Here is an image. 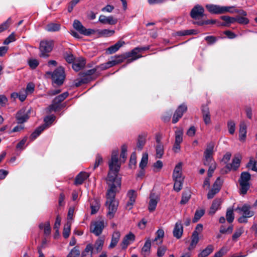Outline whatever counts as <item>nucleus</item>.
<instances>
[{
  "mask_svg": "<svg viewBox=\"0 0 257 257\" xmlns=\"http://www.w3.org/2000/svg\"><path fill=\"white\" fill-rule=\"evenodd\" d=\"M118 150H113L111 153V159L108 161L109 171L106 179L109 189L106 194V205L108 208L107 216L109 218L113 217L116 212L118 202L115 199L116 193L121 186V178L118 176L120 163L118 161Z\"/></svg>",
  "mask_w": 257,
  "mask_h": 257,
  "instance_id": "nucleus-1",
  "label": "nucleus"
},
{
  "mask_svg": "<svg viewBox=\"0 0 257 257\" xmlns=\"http://www.w3.org/2000/svg\"><path fill=\"white\" fill-rule=\"evenodd\" d=\"M250 175L247 172H243L241 174L239 183L240 185V193L244 195L250 187L249 181Z\"/></svg>",
  "mask_w": 257,
  "mask_h": 257,
  "instance_id": "nucleus-2",
  "label": "nucleus"
},
{
  "mask_svg": "<svg viewBox=\"0 0 257 257\" xmlns=\"http://www.w3.org/2000/svg\"><path fill=\"white\" fill-rule=\"evenodd\" d=\"M54 46L53 41L52 40H43L40 42L39 50L40 56L47 58L49 56V53L51 52Z\"/></svg>",
  "mask_w": 257,
  "mask_h": 257,
  "instance_id": "nucleus-3",
  "label": "nucleus"
},
{
  "mask_svg": "<svg viewBox=\"0 0 257 257\" xmlns=\"http://www.w3.org/2000/svg\"><path fill=\"white\" fill-rule=\"evenodd\" d=\"M206 8L211 14H222L230 12V9H232L234 6H221L216 5L208 4L206 5Z\"/></svg>",
  "mask_w": 257,
  "mask_h": 257,
  "instance_id": "nucleus-4",
  "label": "nucleus"
},
{
  "mask_svg": "<svg viewBox=\"0 0 257 257\" xmlns=\"http://www.w3.org/2000/svg\"><path fill=\"white\" fill-rule=\"evenodd\" d=\"M47 74L51 75L53 82L58 85H61L64 80V70L62 67L57 68L53 73L48 72Z\"/></svg>",
  "mask_w": 257,
  "mask_h": 257,
  "instance_id": "nucleus-5",
  "label": "nucleus"
},
{
  "mask_svg": "<svg viewBox=\"0 0 257 257\" xmlns=\"http://www.w3.org/2000/svg\"><path fill=\"white\" fill-rule=\"evenodd\" d=\"M73 27L74 29L78 31L80 34L84 36H90L95 33V31L91 29L85 28L81 23L77 20H75L73 22Z\"/></svg>",
  "mask_w": 257,
  "mask_h": 257,
  "instance_id": "nucleus-6",
  "label": "nucleus"
},
{
  "mask_svg": "<svg viewBox=\"0 0 257 257\" xmlns=\"http://www.w3.org/2000/svg\"><path fill=\"white\" fill-rule=\"evenodd\" d=\"M214 145L213 143H209L207 144L206 149L204 153V165H209L210 163L214 161L212 159Z\"/></svg>",
  "mask_w": 257,
  "mask_h": 257,
  "instance_id": "nucleus-7",
  "label": "nucleus"
},
{
  "mask_svg": "<svg viewBox=\"0 0 257 257\" xmlns=\"http://www.w3.org/2000/svg\"><path fill=\"white\" fill-rule=\"evenodd\" d=\"M137 196V193L134 190H130L127 191L126 197L125 208L131 210L133 208Z\"/></svg>",
  "mask_w": 257,
  "mask_h": 257,
  "instance_id": "nucleus-8",
  "label": "nucleus"
},
{
  "mask_svg": "<svg viewBox=\"0 0 257 257\" xmlns=\"http://www.w3.org/2000/svg\"><path fill=\"white\" fill-rule=\"evenodd\" d=\"M104 227L103 220H98L91 223L90 230L91 232L94 233L95 235H99L102 231Z\"/></svg>",
  "mask_w": 257,
  "mask_h": 257,
  "instance_id": "nucleus-9",
  "label": "nucleus"
},
{
  "mask_svg": "<svg viewBox=\"0 0 257 257\" xmlns=\"http://www.w3.org/2000/svg\"><path fill=\"white\" fill-rule=\"evenodd\" d=\"M68 96V92H64L56 97L52 104L49 107V111H56L59 107V103L63 101Z\"/></svg>",
  "mask_w": 257,
  "mask_h": 257,
  "instance_id": "nucleus-10",
  "label": "nucleus"
},
{
  "mask_svg": "<svg viewBox=\"0 0 257 257\" xmlns=\"http://www.w3.org/2000/svg\"><path fill=\"white\" fill-rule=\"evenodd\" d=\"M222 185V181L219 177H218L214 182L212 188L209 190L207 194V198L210 199L213 198L220 190Z\"/></svg>",
  "mask_w": 257,
  "mask_h": 257,
  "instance_id": "nucleus-11",
  "label": "nucleus"
},
{
  "mask_svg": "<svg viewBox=\"0 0 257 257\" xmlns=\"http://www.w3.org/2000/svg\"><path fill=\"white\" fill-rule=\"evenodd\" d=\"M235 210L237 211L239 214L247 217H251L254 215V212L250 210V205L246 204L242 206H238Z\"/></svg>",
  "mask_w": 257,
  "mask_h": 257,
  "instance_id": "nucleus-12",
  "label": "nucleus"
},
{
  "mask_svg": "<svg viewBox=\"0 0 257 257\" xmlns=\"http://www.w3.org/2000/svg\"><path fill=\"white\" fill-rule=\"evenodd\" d=\"M30 109H22L16 114V119L18 123L26 122L29 118Z\"/></svg>",
  "mask_w": 257,
  "mask_h": 257,
  "instance_id": "nucleus-13",
  "label": "nucleus"
},
{
  "mask_svg": "<svg viewBox=\"0 0 257 257\" xmlns=\"http://www.w3.org/2000/svg\"><path fill=\"white\" fill-rule=\"evenodd\" d=\"M204 9L203 7L200 5H197L192 9L190 13V16L194 19H199L204 16Z\"/></svg>",
  "mask_w": 257,
  "mask_h": 257,
  "instance_id": "nucleus-14",
  "label": "nucleus"
},
{
  "mask_svg": "<svg viewBox=\"0 0 257 257\" xmlns=\"http://www.w3.org/2000/svg\"><path fill=\"white\" fill-rule=\"evenodd\" d=\"M159 199L160 198L158 195L153 192L151 193L148 205V209L150 212H153L155 210Z\"/></svg>",
  "mask_w": 257,
  "mask_h": 257,
  "instance_id": "nucleus-15",
  "label": "nucleus"
},
{
  "mask_svg": "<svg viewBox=\"0 0 257 257\" xmlns=\"http://www.w3.org/2000/svg\"><path fill=\"white\" fill-rule=\"evenodd\" d=\"M138 53H139V48L137 47L133 49L131 53H126L125 54L126 57L128 58L127 60V63H131L137 59L142 57L141 55L138 54Z\"/></svg>",
  "mask_w": 257,
  "mask_h": 257,
  "instance_id": "nucleus-16",
  "label": "nucleus"
},
{
  "mask_svg": "<svg viewBox=\"0 0 257 257\" xmlns=\"http://www.w3.org/2000/svg\"><path fill=\"white\" fill-rule=\"evenodd\" d=\"M135 239V235L132 232L129 233L126 235L123 238V240L121 243V246L122 249L126 248L128 245L132 243Z\"/></svg>",
  "mask_w": 257,
  "mask_h": 257,
  "instance_id": "nucleus-17",
  "label": "nucleus"
},
{
  "mask_svg": "<svg viewBox=\"0 0 257 257\" xmlns=\"http://www.w3.org/2000/svg\"><path fill=\"white\" fill-rule=\"evenodd\" d=\"M221 203L222 200L220 198H216L214 199L213 201L211 206L208 211V214L210 215H213L214 214L216 211L220 208Z\"/></svg>",
  "mask_w": 257,
  "mask_h": 257,
  "instance_id": "nucleus-18",
  "label": "nucleus"
},
{
  "mask_svg": "<svg viewBox=\"0 0 257 257\" xmlns=\"http://www.w3.org/2000/svg\"><path fill=\"white\" fill-rule=\"evenodd\" d=\"M182 163H179L176 165L173 173V180H184V177L182 175Z\"/></svg>",
  "mask_w": 257,
  "mask_h": 257,
  "instance_id": "nucleus-19",
  "label": "nucleus"
},
{
  "mask_svg": "<svg viewBox=\"0 0 257 257\" xmlns=\"http://www.w3.org/2000/svg\"><path fill=\"white\" fill-rule=\"evenodd\" d=\"M202 117L205 124H209L211 122L210 113L209 108L207 105H203L201 108Z\"/></svg>",
  "mask_w": 257,
  "mask_h": 257,
  "instance_id": "nucleus-20",
  "label": "nucleus"
},
{
  "mask_svg": "<svg viewBox=\"0 0 257 257\" xmlns=\"http://www.w3.org/2000/svg\"><path fill=\"white\" fill-rule=\"evenodd\" d=\"M85 65V61L82 57H79L75 59L72 65L73 69L76 71H78L83 68Z\"/></svg>",
  "mask_w": 257,
  "mask_h": 257,
  "instance_id": "nucleus-21",
  "label": "nucleus"
},
{
  "mask_svg": "<svg viewBox=\"0 0 257 257\" xmlns=\"http://www.w3.org/2000/svg\"><path fill=\"white\" fill-rule=\"evenodd\" d=\"M183 228L181 222L178 221L176 223L173 230V235L176 238H180L183 234Z\"/></svg>",
  "mask_w": 257,
  "mask_h": 257,
  "instance_id": "nucleus-22",
  "label": "nucleus"
},
{
  "mask_svg": "<svg viewBox=\"0 0 257 257\" xmlns=\"http://www.w3.org/2000/svg\"><path fill=\"white\" fill-rule=\"evenodd\" d=\"M99 21L105 24L114 25L117 21L112 16L106 17L104 15H100L99 18Z\"/></svg>",
  "mask_w": 257,
  "mask_h": 257,
  "instance_id": "nucleus-23",
  "label": "nucleus"
},
{
  "mask_svg": "<svg viewBox=\"0 0 257 257\" xmlns=\"http://www.w3.org/2000/svg\"><path fill=\"white\" fill-rule=\"evenodd\" d=\"M240 163V158L239 156H235L231 164H228L226 165V168L230 171L231 170H236L239 166Z\"/></svg>",
  "mask_w": 257,
  "mask_h": 257,
  "instance_id": "nucleus-24",
  "label": "nucleus"
},
{
  "mask_svg": "<svg viewBox=\"0 0 257 257\" xmlns=\"http://www.w3.org/2000/svg\"><path fill=\"white\" fill-rule=\"evenodd\" d=\"M89 174L86 172H81L79 173L76 177L74 183L75 185H80L88 177Z\"/></svg>",
  "mask_w": 257,
  "mask_h": 257,
  "instance_id": "nucleus-25",
  "label": "nucleus"
},
{
  "mask_svg": "<svg viewBox=\"0 0 257 257\" xmlns=\"http://www.w3.org/2000/svg\"><path fill=\"white\" fill-rule=\"evenodd\" d=\"M124 44V42L119 41L114 45L109 47L106 50V52L109 54H111L116 52L118 49Z\"/></svg>",
  "mask_w": 257,
  "mask_h": 257,
  "instance_id": "nucleus-26",
  "label": "nucleus"
},
{
  "mask_svg": "<svg viewBox=\"0 0 257 257\" xmlns=\"http://www.w3.org/2000/svg\"><path fill=\"white\" fill-rule=\"evenodd\" d=\"M120 233L119 231L114 232L112 235L111 242L109 245V248H112L115 246L119 240Z\"/></svg>",
  "mask_w": 257,
  "mask_h": 257,
  "instance_id": "nucleus-27",
  "label": "nucleus"
},
{
  "mask_svg": "<svg viewBox=\"0 0 257 257\" xmlns=\"http://www.w3.org/2000/svg\"><path fill=\"white\" fill-rule=\"evenodd\" d=\"M199 241V235L196 231H193L192 235V240L190 246L188 247L189 250L193 249Z\"/></svg>",
  "mask_w": 257,
  "mask_h": 257,
  "instance_id": "nucleus-28",
  "label": "nucleus"
},
{
  "mask_svg": "<svg viewBox=\"0 0 257 257\" xmlns=\"http://www.w3.org/2000/svg\"><path fill=\"white\" fill-rule=\"evenodd\" d=\"M151 247V242L150 239H148L142 248V254L144 255H148L150 252Z\"/></svg>",
  "mask_w": 257,
  "mask_h": 257,
  "instance_id": "nucleus-29",
  "label": "nucleus"
},
{
  "mask_svg": "<svg viewBox=\"0 0 257 257\" xmlns=\"http://www.w3.org/2000/svg\"><path fill=\"white\" fill-rule=\"evenodd\" d=\"M239 138L244 140L246 137V125L244 122H241L239 125Z\"/></svg>",
  "mask_w": 257,
  "mask_h": 257,
  "instance_id": "nucleus-30",
  "label": "nucleus"
},
{
  "mask_svg": "<svg viewBox=\"0 0 257 257\" xmlns=\"http://www.w3.org/2000/svg\"><path fill=\"white\" fill-rule=\"evenodd\" d=\"M60 29V25L58 23H50L48 24L46 27L45 30L48 32H56Z\"/></svg>",
  "mask_w": 257,
  "mask_h": 257,
  "instance_id": "nucleus-31",
  "label": "nucleus"
},
{
  "mask_svg": "<svg viewBox=\"0 0 257 257\" xmlns=\"http://www.w3.org/2000/svg\"><path fill=\"white\" fill-rule=\"evenodd\" d=\"M164 235V231L162 229H159L156 232V237L153 240L154 242H156V244H161L163 242V238Z\"/></svg>",
  "mask_w": 257,
  "mask_h": 257,
  "instance_id": "nucleus-32",
  "label": "nucleus"
},
{
  "mask_svg": "<svg viewBox=\"0 0 257 257\" xmlns=\"http://www.w3.org/2000/svg\"><path fill=\"white\" fill-rule=\"evenodd\" d=\"M93 249V247L92 244H88L85 250L82 252L81 257H92Z\"/></svg>",
  "mask_w": 257,
  "mask_h": 257,
  "instance_id": "nucleus-33",
  "label": "nucleus"
},
{
  "mask_svg": "<svg viewBox=\"0 0 257 257\" xmlns=\"http://www.w3.org/2000/svg\"><path fill=\"white\" fill-rule=\"evenodd\" d=\"M221 19L225 21L224 23H222L220 24L221 26H228L229 24H233L236 22L235 18L230 17L229 16H221Z\"/></svg>",
  "mask_w": 257,
  "mask_h": 257,
  "instance_id": "nucleus-34",
  "label": "nucleus"
},
{
  "mask_svg": "<svg viewBox=\"0 0 257 257\" xmlns=\"http://www.w3.org/2000/svg\"><path fill=\"white\" fill-rule=\"evenodd\" d=\"M39 228L41 229H44V233L46 235H49L51 233L50 224L49 221L40 223L39 224Z\"/></svg>",
  "mask_w": 257,
  "mask_h": 257,
  "instance_id": "nucleus-35",
  "label": "nucleus"
},
{
  "mask_svg": "<svg viewBox=\"0 0 257 257\" xmlns=\"http://www.w3.org/2000/svg\"><path fill=\"white\" fill-rule=\"evenodd\" d=\"M191 197V192L190 190H186L182 193L180 204H185L188 202Z\"/></svg>",
  "mask_w": 257,
  "mask_h": 257,
  "instance_id": "nucleus-36",
  "label": "nucleus"
},
{
  "mask_svg": "<svg viewBox=\"0 0 257 257\" xmlns=\"http://www.w3.org/2000/svg\"><path fill=\"white\" fill-rule=\"evenodd\" d=\"M213 250V246L212 245H208L206 248L203 249L199 254V257H206Z\"/></svg>",
  "mask_w": 257,
  "mask_h": 257,
  "instance_id": "nucleus-37",
  "label": "nucleus"
},
{
  "mask_svg": "<svg viewBox=\"0 0 257 257\" xmlns=\"http://www.w3.org/2000/svg\"><path fill=\"white\" fill-rule=\"evenodd\" d=\"M45 129V126H43L42 125L37 128L35 131L31 134L30 137L31 140L34 141L35 140Z\"/></svg>",
  "mask_w": 257,
  "mask_h": 257,
  "instance_id": "nucleus-38",
  "label": "nucleus"
},
{
  "mask_svg": "<svg viewBox=\"0 0 257 257\" xmlns=\"http://www.w3.org/2000/svg\"><path fill=\"white\" fill-rule=\"evenodd\" d=\"M175 143L181 144L183 141V131L182 128H178L175 131Z\"/></svg>",
  "mask_w": 257,
  "mask_h": 257,
  "instance_id": "nucleus-39",
  "label": "nucleus"
},
{
  "mask_svg": "<svg viewBox=\"0 0 257 257\" xmlns=\"http://www.w3.org/2000/svg\"><path fill=\"white\" fill-rule=\"evenodd\" d=\"M55 119V116L52 115L50 116H47L44 118L45 123L42 125L43 126H45V128L49 127L50 125Z\"/></svg>",
  "mask_w": 257,
  "mask_h": 257,
  "instance_id": "nucleus-40",
  "label": "nucleus"
},
{
  "mask_svg": "<svg viewBox=\"0 0 257 257\" xmlns=\"http://www.w3.org/2000/svg\"><path fill=\"white\" fill-rule=\"evenodd\" d=\"M148 162V154L147 153H144L143 154L141 162L139 164V167L141 169H144L147 166Z\"/></svg>",
  "mask_w": 257,
  "mask_h": 257,
  "instance_id": "nucleus-41",
  "label": "nucleus"
},
{
  "mask_svg": "<svg viewBox=\"0 0 257 257\" xmlns=\"http://www.w3.org/2000/svg\"><path fill=\"white\" fill-rule=\"evenodd\" d=\"M187 106L183 104L180 105L176 110L174 115H178L179 117H181L183 113L187 110Z\"/></svg>",
  "mask_w": 257,
  "mask_h": 257,
  "instance_id": "nucleus-42",
  "label": "nucleus"
},
{
  "mask_svg": "<svg viewBox=\"0 0 257 257\" xmlns=\"http://www.w3.org/2000/svg\"><path fill=\"white\" fill-rule=\"evenodd\" d=\"M146 142V137L143 136H140L138 138L137 148L139 151H141Z\"/></svg>",
  "mask_w": 257,
  "mask_h": 257,
  "instance_id": "nucleus-43",
  "label": "nucleus"
},
{
  "mask_svg": "<svg viewBox=\"0 0 257 257\" xmlns=\"http://www.w3.org/2000/svg\"><path fill=\"white\" fill-rule=\"evenodd\" d=\"M204 209H201L197 210L195 211L194 217L193 219V222L194 223L197 222L200 219V218L204 214Z\"/></svg>",
  "mask_w": 257,
  "mask_h": 257,
  "instance_id": "nucleus-44",
  "label": "nucleus"
},
{
  "mask_svg": "<svg viewBox=\"0 0 257 257\" xmlns=\"http://www.w3.org/2000/svg\"><path fill=\"white\" fill-rule=\"evenodd\" d=\"M125 58H126V55L116 56L112 58L110 61H111L112 65L114 66L123 62V60Z\"/></svg>",
  "mask_w": 257,
  "mask_h": 257,
  "instance_id": "nucleus-45",
  "label": "nucleus"
},
{
  "mask_svg": "<svg viewBox=\"0 0 257 257\" xmlns=\"http://www.w3.org/2000/svg\"><path fill=\"white\" fill-rule=\"evenodd\" d=\"M156 157L161 158L164 154V146L163 144L156 145Z\"/></svg>",
  "mask_w": 257,
  "mask_h": 257,
  "instance_id": "nucleus-46",
  "label": "nucleus"
},
{
  "mask_svg": "<svg viewBox=\"0 0 257 257\" xmlns=\"http://www.w3.org/2000/svg\"><path fill=\"white\" fill-rule=\"evenodd\" d=\"M71 229V223L69 222H67L66 224H65L63 229V235L65 238H68L70 235Z\"/></svg>",
  "mask_w": 257,
  "mask_h": 257,
  "instance_id": "nucleus-47",
  "label": "nucleus"
},
{
  "mask_svg": "<svg viewBox=\"0 0 257 257\" xmlns=\"http://www.w3.org/2000/svg\"><path fill=\"white\" fill-rule=\"evenodd\" d=\"M226 220L229 223H231L234 218L233 211L232 209H228L226 213Z\"/></svg>",
  "mask_w": 257,
  "mask_h": 257,
  "instance_id": "nucleus-48",
  "label": "nucleus"
},
{
  "mask_svg": "<svg viewBox=\"0 0 257 257\" xmlns=\"http://www.w3.org/2000/svg\"><path fill=\"white\" fill-rule=\"evenodd\" d=\"M183 180H174V190H175L177 192H179L182 189Z\"/></svg>",
  "mask_w": 257,
  "mask_h": 257,
  "instance_id": "nucleus-49",
  "label": "nucleus"
},
{
  "mask_svg": "<svg viewBox=\"0 0 257 257\" xmlns=\"http://www.w3.org/2000/svg\"><path fill=\"white\" fill-rule=\"evenodd\" d=\"M114 33V31L112 30L103 29L99 32V34L104 37H110L113 35Z\"/></svg>",
  "mask_w": 257,
  "mask_h": 257,
  "instance_id": "nucleus-50",
  "label": "nucleus"
},
{
  "mask_svg": "<svg viewBox=\"0 0 257 257\" xmlns=\"http://www.w3.org/2000/svg\"><path fill=\"white\" fill-rule=\"evenodd\" d=\"M79 255L80 250L77 246H75L71 250L67 257H78Z\"/></svg>",
  "mask_w": 257,
  "mask_h": 257,
  "instance_id": "nucleus-51",
  "label": "nucleus"
},
{
  "mask_svg": "<svg viewBox=\"0 0 257 257\" xmlns=\"http://www.w3.org/2000/svg\"><path fill=\"white\" fill-rule=\"evenodd\" d=\"M244 230L242 227L237 229L232 235L233 240L236 241L238 237L243 233Z\"/></svg>",
  "mask_w": 257,
  "mask_h": 257,
  "instance_id": "nucleus-52",
  "label": "nucleus"
},
{
  "mask_svg": "<svg viewBox=\"0 0 257 257\" xmlns=\"http://www.w3.org/2000/svg\"><path fill=\"white\" fill-rule=\"evenodd\" d=\"M227 127L229 133L232 135L234 134L235 129V123L233 120H229L227 122Z\"/></svg>",
  "mask_w": 257,
  "mask_h": 257,
  "instance_id": "nucleus-53",
  "label": "nucleus"
},
{
  "mask_svg": "<svg viewBox=\"0 0 257 257\" xmlns=\"http://www.w3.org/2000/svg\"><path fill=\"white\" fill-rule=\"evenodd\" d=\"M104 241L101 239H97L94 244V248L96 250L97 252L100 251L103 245Z\"/></svg>",
  "mask_w": 257,
  "mask_h": 257,
  "instance_id": "nucleus-54",
  "label": "nucleus"
},
{
  "mask_svg": "<svg viewBox=\"0 0 257 257\" xmlns=\"http://www.w3.org/2000/svg\"><path fill=\"white\" fill-rule=\"evenodd\" d=\"M11 23V19L10 18L6 22L0 25V32H2L7 29V28L10 26Z\"/></svg>",
  "mask_w": 257,
  "mask_h": 257,
  "instance_id": "nucleus-55",
  "label": "nucleus"
},
{
  "mask_svg": "<svg viewBox=\"0 0 257 257\" xmlns=\"http://www.w3.org/2000/svg\"><path fill=\"white\" fill-rule=\"evenodd\" d=\"M102 162H103L102 157L99 154H97L96 156L95 162L94 165L93 167V170H94L95 169L97 168L99 166V165L101 163H102Z\"/></svg>",
  "mask_w": 257,
  "mask_h": 257,
  "instance_id": "nucleus-56",
  "label": "nucleus"
},
{
  "mask_svg": "<svg viewBox=\"0 0 257 257\" xmlns=\"http://www.w3.org/2000/svg\"><path fill=\"white\" fill-rule=\"evenodd\" d=\"M27 95L28 94L25 89H22L18 93L19 99L20 101H24L26 99Z\"/></svg>",
  "mask_w": 257,
  "mask_h": 257,
  "instance_id": "nucleus-57",
  "label": "nucleus"
},
{
  "mask_svg": "<svg viewBox=\"0 0 257 257\" xmlns=\"http://www.w3.org/2000/svg\"><path fill=\"white\" fill-rule=\"evenodd\" d=\"M34 89H35L34 84L32 82H30L27 84V87H26V89H25V90L26 91V92H27V93L28 94H29L32 93L34 92Z\"/></svg>",
  "mask_w": 257,
  "mask_h": 257,
  "instance_id": "nucleus-58",
  "label": "nucleus"
},
{
  "mask_svg": "<svg viewBox=\"0 0 257 257\" xmlns=\"http://www.w3.org/2000/svg\"><path fill=\"white\" fill-rule=\"evenodd\" d=\"M100 208V204L98 202H95L94 205H91V214H95L99 210Z\"/></svg>",
  "mask_w": 257,
  "mask_h": 257,
  "instance_id": "nucleus-59",
  "label": "nucleus"
},
{
  "mask_svg": "<svg viewBox=\"0 0 257 257\" xmlns=\"http://www.w3.org/2000/svg\"><path fill=\"white\" fill-rule=\"evenodd\" d=\"M232 226H230L227 228H225L223 226H221L220 229V232L221 233L230 234L232 232Z\"/></svg>",
  "mask_w": 257,
  "mask_h": 257,
  "instance_id": "nucleus-60",
  "label": "nucleus"
},
{
  "mask_svg": "<svg viewBox=\"0 0 257 257\" xmlns=\"http://www.w3.org/2000/svg\"><path fill=\"white\" fill-rule=\"evenodd\" d=\"M166 250L167 248L164 246H161L159 247L157 250V256L159 257L163 256L164 255Z\"/></svg>",
  "mask_w": 257,
  "mask_h": 257,
  "instance_id": "nucleus-61",
  "label": "nucleus"
},
{
  "mask_svg": "<svg viewBox=\"0 0 257 257\" xmlns=\"http://www.w3.org/2000/svg\"><path fill=\"white\" fill-rule=\"evenodd\" d=\"M236 22H237L238 23L240 24H247L248 23V20L245 17H237L235 18Z\"/></svg>",
  "mask_w": 257,
  "mask_h": 257,
  "instance_id": "nucleus-62",
  "label": "nucleus"
},
{
  "mask_svg": "<svg viewBox=\"0 0 257 257\" xmlns=\"http://www.w3.org/2000/svg\"><path fill=\"white\" fill-rule=\"evenodd\" d=\"M195 32V31L194 30H185L178 32V34L179 36L189 35L196 34Z\"/></svg>",
  "mask_w": 257,
  "mask_h": 257,
  "instance_id": "nucleus-63",
  "label": "nucleus"
},
{
  "mask_svg": "<svg viewBox=\"0 0 257 257\" xmlns=\"http://www.w3.org/2000/svg\"><path fill=\"white\" fill-rule=\"evenodd\" d=\"M39 62L36 59H30L29 61V65L31 68L35 69L38 65Z\"/></svg>",
  "mask_w": 257,
  "mask_h": 257,
  "instance_id": "nucleus-64",
  "label": "nucleus"
}]
</instances>
